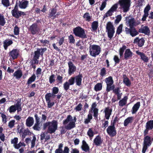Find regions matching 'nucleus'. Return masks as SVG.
<instances>
[{
	"mask_svg": "<svg viewBox=\"0 0 153 153\" xmlns=\"http://www.w3.org/2000/svg\"><path fill=\"white\" fill-rule=\"evenodd\" d=\"M58 123L57 121L53 120L51 122H48L44 124V128H46L48 127V132L52 134L54 133L57 129Z\"/></svg>",
	"mask_w": 153,
	"mask_h": 153,
	"instance_id": "obj_1",
	"label": "nucleus"
},
{
	"mask_svg": "<svg viewBox=\"0 0 153 153\" xmlns=\"http://www.w3.org/2000/svg\"><path fill=\"white\" fill-rule=\"evenodd\" d=\"M118 3L120 5V8L124 13H126L129 11L131 6V0H119Z\"/></svg>",
	"mask_w": 153,
	"mask_h": 153,
	"instance_id": "obj_2",
	"label": "nucleus"
},
{
	"mask_svg": "<svg viewBox=\"0 0 153 153\" xmlns=\"http://www.w3.org/2000/svg\"><path fill=\"white\" fill-rule=\"evenodd\" d=\"M73 32L76 37L83 39L88 37L84 29L80 26H78L74 28L73 29Z\"/></svg>",
	"mask_w": 153,
	"mask_h": 153,
	"instance_id": "obj_3",
	"label": "nucleus"
},
{
	"mask_svg": "<svg viewBox=\"0 0 153 153\" xmlns=\"http://www.w3.org/2000/svg\"><path fill=\"white\" fill-rule=\"evenodd\" d=\"M101 49L99 45L94 44L90 45L89 47L90 54L91 56L96 57L100 53Z\"/></svg>",
	"mask_w": 153,
	"mask_h": 153,
	"instance_id": "obj_4",
	"label": "nucleus"
},
{
	"mask_svg": "<svg viewBox=\"0 0 153 153\" xmlns=\"http://www.w3.org/2000/svg\"><path fill=\"white\" fill-rule=\"evenodd\" d=\"M106 29L108 37L111 39L115 33V27L112 23L110 22H108L106 24Z\"/></svg>",
	"mask_w": 153,
	"mask_h": 153,
	"instance_id": "obj_5",
	"label": "nucleus"
},
{
	"mask_svg": "<svg viewBox=\"0 0 153 153\" xmlns=\"http://www.w3.org/2000/svg\"><path fill=\"white\" fill-rule=\"evenodd\" d=\"M145 136L143 139L144 141L142 150V153H145L148 147L150 146L152 143L151 137L146 135Z\"/></svg>",
	"mask_w": 153,
	"mask_h": 153,
	"instance_id": "obj_6",
	"label": "nucleus"
},
{
	"mask_svg": "<svg viewBox=\"0 0 153 153\" xmlns=\"http://www.w3.org/2000/svg\"><path fill=\"white\" fill-rule=\"evenodd\" d=\"M126 33L127 34H130L132 37H134L137 35L139 32L137 31L135 28L134 27H130L129 28L126 27L125 28Z\"/></svg>",
	"mask_w": 153,
	"mask_h": 153,
	"instance_id": "obj_7",
	"label": "nucleus"
},
{
	"mask_svg": "<svg viewBox=\"0 0 153 153\" xmlns=\"http://www.w3.org/2000/svg\"><path fill=\"white\" fill-rule=\"evenodd\" d=\"M11 13L12 16L17 19L20 17L23 18V16L26 15L25 12L22 11L18 10H11Z\"/></svg>",
	"mask_w": 153,
	"mask_h": 153,
	"instance_id": "obj_8",
	"label": "nucleus"
},
{
	"mask_svg": "<svg viewBox=\"0 0 153 153\" xmlns=\"http://www.w3.org/2000/svg\"><path fill=\"white\" fill-rule=\"evenodd\" d=\"M146 129L144 131L143 134L144 136L148 134L149 131L153 129V120H151L148 121L146 123L145 126Z\"/></svg>",
	"mask_w": 153,
	"mask_h": 153,
	"instance_id": "obj_9",
	"label": "nucleus"
},
{
	"mask_svg": "<svg viewBox=\"0 0 153 153\" xmlns=\"http://www.w3.org/2000/svg\"><path fill=\"white\" fill-rule=\"evenodd\" d=\"M106 131L108 134L111 137L115 136L117 134L115 126L111 124L108 126Z\"/></svg>",
	"mask_w": 153,
	"mask_h": 153,
	"instance_id": "obj_10",
	"label": "nucleus"
},
{
	"mask_svg": "<svg viewBox=\"0 0 153 153\" xmlns=\"http://www.w3.org/2000/svg\"><path fill=\"white\" fill-rule=\"evenodd\" d=\"M29 30L33 35L38 33L40 30L39 28L38 27L37 23H34L30 26Z\"/></svg>",
	"mask_w": 153,
	"mask_h": 153,
	"instance_id": "obj_11",
	"label": "nucleus"
},
{
	"mask_svg": "<svg viewBox=\"0 0 153 153\" xmlns=\"http://www.w3.org/2000/svg\"><path fill=\"white\" fill-rule=\"evenodd\" d=\"M47 48H38L37 51L34 52V58L39 59L40 55L43 56L44 53L47 50Z\"/></svg>",
	"mask_w": 153,
	"mask_h": 153,
	"instance_id": "obj_12",
	"label": "nucleus"
},
{
	"mask_svg": "<svg viewBox=\"0 0 153 153\" xmlns=\"http://www.w3.org/2000/svg\"><path fill=\"white\" fill-rule=\"evenodd\" d=\"M68 65L69 68L68 74L69 75H71L74 74V72L76 71V67L71 61H69L68 62Z\"/></svg>",
	"mask_w": 153,
	"mask_h": 153,
	"instance_id": "obj_13",
	"label": "nucleus"
},
{
	"mask_svg": "<svg viewBox=\"0 0 153 153\" xmlns=\"http://www.w3.org/2000/svg\"><path fill=\"white\" fill-rule=\"evenodd\" d=\"M112 111V109L109 106L105 108L104 112L105 113V118L106 120H108L109 119Z\"/></svg>",
	"mask_w": 153,
	"mask_h": 153,
	"instance_id": "obj_14",
	"label": "nucleus"
},
{
	"mask_svg": "<svg viewBox=\"0 0 153 153\" xmlns=\"http://www.w3.org/2000/svg\"><path fill=\"white\" fill-rule=\"evenodd\" d=\"M145 42L143 38L140 39L139 37H137L134 39L133 43L137 44L138 47H141L144 45Z\"/></svg>",
	"mask_w": 153,
	"mask_h": 153,
	"instance_id": "obj_15",
	"label": "nucleus"
},
{
	"mask_svg": "<svg viewBox=\"0 0 153 153\" xmlns=\"http://www.w3.org/2000/svg\"><path fill=\"white\" fill-rule=\"evenodd\" d=\"M126 22L128 23V26L130 27H133L135 26V21L134 19L129 16L126 18Z\"/></svg>",
	"mask_w": 153,
	"mask_h": 153,
	"instance_id": "obj_16",
	"label": "nucleus"
},
{
	"mask_svg": "<svg viewBox=\"0 0 153 153\" xmlns=\"http://www.w3.org/2000/svg\"><path fill=\"white\" fill-rule=\"evenodd\" d=\"M19 54V50L17 49H13L9 52V56L11 57L13 60L17 59Z\"/></svg>",
	"mask_w": 153,
	"mask_h": 153,
	"instance_id": "obj_17",
	"label": "nucleus"
},
{
	"mask_svg": "<svg viewBox=\"0 0 153 153\" xmlns=\"http://www.w3.org/2000/svg\"><path fill=\"white\" fill-rule=\"evenodd\" d=\"M76 121V117L75 116L74 117V119H73L72 121L69 122L68 124L65 126L66 129L67 130H70L72 128H75L76 127L75 122Z\"/></svg>",
	"mask_w": 153,
	"mask_h": 153,
	"instance_id": "obj_18",
	"label": "nucleus"
},
{
	"mask_svg": "<svg viewBox=\"0 0 153 153\" xmlns=\"http://www.w3.org/2000/svg\"><path fill=\"white\" fill-rule=\"evenodd\" d=\"M29 1L26 0H22L19 1V2L18 6L22 9H25L28 6Z\"/></svg>",
	"mask_w": 153,
	"mask_h": 153,
	"instance_id": "obj_19",
	"label": "nucleus"
},
{
	"mask_svg": "<svg viewBox=\"0 0 153 153\" xmlns=\"http://www.w3.org/2000/svg\"><path fill=\"white\" fill-rule=\"evenodd\" d=\"M138 32L139 33H144L145 35L149 36L150 33V30L147 26H145L139 29Z\"/></svg>",
	"mask_w": 153,
	"mask_h": 153,
	"instance_id": "obj_20",
	"label": "nucleus"
},
{
	"mask_svg": "<svg viewBox=\"0 0 153 153\" xmlns=\"http://www.w3.org/2000/svg\"><path fill=\"white\" fill-rule=\"evenodd\" d=\"M136 53L137 54L140 56V59L145 62H147L149 61V58L143 52H140L139 51H137Z\"/></svg>",
	"mask_w": 153,
	"mask_h": 153,
	"instance_id": "obj_21",
	"label": "nucleus"
},
{
	"mask_svg": "<svg viewBox=\"0 0 153 153\" xmlns=\"http://www.w3.org/2000/svg\"><path fill=\"white\" fill-rule=\"evenodd\" d=\"M56 12L57 10L56 8L50 9V12L49 14V17L52 19H54L56 18L57 17L59 14L57 13L55 15Z\"/></svg>",
	"mask_w": 153,
	"mask_h": 153,
	"instance_id": "obj_22",
	"label": "nucleus"
},
{
	"mask_svg": "<svg viewBox=\"0 0 153 153\" xmlns=\"http://www.w3.org/2000/svg\"><path fill=\"white\" fill-rule=\"evenodd\" d=\"M102 142L103 140L99 135H97L94 140V143L95 145L96 146L100 145L102 144Z\"/></svg>",
	"mask_w": 153,
	"mask_h": 153,
	"instance_id": "obj_23",
	"label": "nucleus"
},
{
	"mask_svg": "<svg viewBox=\"0 0 153 153\" xmlns=\"http://www.w3.org/2000/svg\"><path fill=\"white\" fill-rule=\"evenodd\" d=\"M82 77V74H80V73L78 75L74 77L75 78V82L76 85L79 86L81 85Z\"/></svg>",
	"mask_w": 153,
	"mask_h": 153,
	"instance_id": "obj_24",
	"label": "nucleus"
},
{
	"mask_svg": "<svg viewBox=\"0 0 153 153\" xmlns=\"http://www.w3.org/2000/svg\"><path fill=\"white\" fill-rule=\"evenodd\" d=\"M133 53L129 49H126L124 54V59L128 60L132 56Z\"/></svg>",
	"mask_w": 153,
	"mask_h": 153,
	"instance_id": "obj_25",
	"label": "nucleus"
},
{
	"mask_svg": "<svg viewBox=\"0 0 153 153\" xmlns=\"http://www.w3.org/2000/svg\"><path fill=\"white\" fill-rule=\"evenodd\" d=\"M34 123V120L32 117H29L26 120V125L28 127L32 126Z\"/></svg>",
	"mask_w": 153,
	"mask_h": 153,
	"instance_id": "obj_26",
	"label": "nucleus"
},
{
	"mask_svg": "<svg viewBox=\"0 0 153 153\" xmlns=\"http://www.w3.org/2000/svg\"><path fill=\"white\" fill-rule=\"evenodd\" d=\"M81 148L82 150L86 152H89V151L90 147L85 140L82 141V145Z\"/></svg>",
	"mask_w": 153,
	"mask_h": 153,
	"instance_id": "obj_27",
	"label": "nucleus"
},
{
	"mask_svg": "<svg viewBox=\"0 0 153 153\" xmlns=\"http://www.w3.org/2000/svg\"><path fill=\"white\" fill-rule=\"evenodd\" d=\"M13 43V42L11 40L6 39L3 42V47L5 50H7L8 47Z\"/></svg>",
	"mask_w": 153,
	"mask_h": 153,
	"instance_id": "obj_28",
	"label": "nucleus"
},
{
	"mask_svg": "<svg viewBox=\"0 0 153 153\" xmlns=\"http://www.w3.org/2000/svg\"><path fill=\"white\" fill-rule=\"evenodd\" d=\"M22 71L20 69H18L15 71L13 75L14 77H15L16 79H19L22 77Z\"/></svg>",
	"mask_w": 153,
	"mask_h": 153,
	"instance_id": "obj_29",
	"label": "nucleus"
},
{
	"mask_svg": "<svg viewBox=\"0 0 153 153\" xmlns=\"http://www.w3.org/2000/svg\"><path fill=\"white\" fill-rule=\"evenodd\" d=\"M123 82L128 87H129L131 83L129 79L127 77L126 74L123 75Z\"/></svg>",
	"mask_w": 153,
	"mask_h": 153,
	"instance_id": "obj_30",
	"label": "nucleus"
},
{
	"mask_svg": "<svg viewBox=\"0 0 153 153\" xmlns=\"http://www.w3.org/2000/svg\"><path fill=\"white\" fill-rule=\"evenodd\" d=\"M18 101L15 105L16 106V108L17 110L18 113L21 111L22 110V103L21 102V98L18 99Z\"/></svg>",
	"mask_w": 153,
	"mask_h": 153,
	"instance_id": "obj_31",
	"label": "nucleus"
},
{
	"mask_svg": "<svg viewBox=\"0 0 153 153\" xmlns=\"http://www.w3.org/2000/svg\"><path fill=\"white\" fill-rule=\"evenodd\" d=\"M91 31L96 32L98 28V22L97 21H94L91 25Z\"/></svg>",
	"mask_w": 153,
	"mask_h": 153,
	"instance_id": "obj_32",
	"label": "nucleus"
},
{
	"mask_svg": "<svg viewBox=\"0 0 153 153\" xmlns=\"http://www.w3.org/2000/svg\"><path fill=\"white\" fill-rule=\"evenodd\" d=\"M105 82L106 83L107 86L111 85L114 83V81L112 77L111 76L105 78Z\"/></svg>",
	"mask_w": 153,
	"mask_h": 153,
	"instance_id": "obj_33",
	"label": "nucleus"
},
{
	"mask_svg": "<svg viewBox=\"0 0 153 153\" xmlns=\"http://www.w3.org/2000/svg\"><path fill=\"white\" fill-rule=\"evenodd\" d=\"M134 120V117H129L126 119L124 122V126H127L129 123H132Z\"/></svg>",
	"mask_w": 153,
	"mask_h": 153,
	"instance_id": "obj_34",
	"label": "nucleus"
},
{
	"mask_svg": "<svg viewBox=\"0 0 153 153\" xmlns=\"http://www.w3.org/2000/svg\"><path fill=\"white\" fill-rule=\"evenodd\" d=\"M140 106V102H137L134 105L132 108V113L134 114L136 113Z\"/></svg>",
	"mask_w": 153,
	"mask_h": 153,
	"instance_id": "obj_35",
	"label": "nucleus"
},
{
	"mask_svg": "<svg viewBox=\"0 0 153 153\" xmlns=\"http://www.w3.org/2000/svg\"><path fill=\"white\" fill-rule=\"evenodd\" d=\"M128 97L127 96H125L119 102V105L120 106H123L126 105L127 103Z\"/></svg>",
	"mask_w": 153,
	"mask_h": 153,
	"instance_id": "obj_36",
	"label": "nucleus"
},
{
	"mask_svg": "<svg viewBox=\"0 0 153 153\" xmlns=\"http://www.w3.org/2000/svg\"><path fill=\"white\" fill-rule=\"evenodd\" d=\"M83 18L85 21L90 22L92 20V16L88 12L85 13L83 15Z\"/></svg>",
	"mask_w": 153,
	"mask_h": 153,
	"instance_id": "obj_37",
	"label": "nucleus"
},
{
	"mask_svg": "<svg viewBox=\"0 0 153 153\" xmlns=\"http://www.w3.org/2000/svg\"><path fill=\"white\" fill-rule=\"evenodd\" d=\"M36 76L34 74H33L28 79L27 82V85H28L30 84L32 82H34L36 80Z\"/></svg>",
	"mask_w": 153,
	"mask_h": 153,
	"instance_id": "obj_38",
	"label": "nucleus"
},
{
	"mask_svg": "<svg viewBox=\"0 0 153 153\" xmlns=\"http://www.w3.org/2000/svg\"><path fill=\"white\" fill-rule=\"evenodd\" d=\"M72 120V117L70 115H69L67 116V118L63 121V124L64 125H66L69 122H71Z\"/></svg>",
	"mask_w": 153,
	"mask_h": 153,
	"instance_id": "obj_39",
	"label": "nucleus"
},
{
	"mask_svg": "<svg viewBox=\"0 0 153 153\" xmlns=\"http://www.w3.org/2000/svg\"><path fill=\"white\" fill-rule=\"evenodd\" d=\"M123 27V24H120L117 27L116 31V36L117 35H119L122 32Z\"/></svg>",
	"mask_w": 153,
	"mask_h": 153,
	"instance_id": "obj_40",
	"label": "nucleus"
},
{
	"mask_svg": "<svg viewBox=\"0 0 153 153\" xmlns=\"http://www.w3.org/2000/svg\"><path fill=\"white\" fill-rule=\"evenodd\" d=\"M56 94H53V93H48L45 95V98L48 99L49 100H51V98L53 99L56 96Z\"/></svg>",
	"mask_w": 153,
	"mask_h": 153,
	"instance_id": "obj_41",
	"label": "nucleus"
},
{
	"mask_svg": "<svg viewBox=\"0 0 153 153\" xmlns=\"http://www.w3.org/2000/svg\"><path fill=\"white\" fill-rule=\"evenodd\" d=\"M0 114H1V117L2 118V121L3 124H6L7 121V116L4 112H1L0 113Z\"/></svg>",
	"mask_w": 153,
	"mask_h": 153,
	"instance_id": "obj_42",
	"label": "nucleus"
},
{
	"mask_svg": "<svg viewBox=\"0 0 153 153\" xmlns=\"http://www.w3.org/2000/svg\"><path fill=\"white\" fill-rule=\"evenodd\" d=\"M102 86L101 83H98L96 84L94 87V90L96 91H100L102 90Z\"/></svg>",
	"mask_w": 153,
	"mask_h": 153,
	"instance_id": "obj_43",
	"label": "nucleus"
},
{
	"mask_svg": "<svg viewBox=\"0 0 153 153\" xmlns=\"http://www.w3.org/2000/svg\"><path fill=\"white\" fill-rule=\"evenodd\" d=\"M6 23V21L4 16L3 14H0V25L4 26Z\"/></svg>",
	"mask_w": 153,
	"mask_h": 153,
	"instance_id": "obj_44",
	"label": "nucleus"
},
{
	"mask_svg": "<svg viewBox=\"0 0 153 153\" xmlns=\"http://www.w3.org/2000/svg\"><path fill=\"white\" fill-rule=\"evenodd\" d=\"M3 129L1 127H0V139L3 141L5 140V136L4 134L2 133Z\"/></svg>",
	"mask_w": 153,
	"mask_h": 153,
	"instance_id": "obj_45",
	"label": "nucleus"
},
{
	"mask_svg": "<svg viewBox=\"0 0 153 153\" xmlns=\"http://www.w3.org/2000/svg\"><path fill=\"white\" fill-rule=\"evenodd\" d=\"M106 69L105 68L103 67L100 70V76L103 77L105 76L107 74Z\"/></svg>",
	"mask_w": 153,
	"mask_h": 153,
	"instance_id": "obj_46",
	"label": "nucleus"
},
{
	"mask_svg": "<svg viewBox=\"0 0 153 153\" xmlns=\"http://www.w3.org/2000/svg\"><path fill=\"white\" fill-rule=\"evenodd\" d=\"M126 46L124 45H123L122 47L120 48L119 49V55L120 57L123 56L124 51L126 49Z\"/></svg>",
	"mask_w": 153,
	"mask_h": 153,
	"instance_id": "obj_47",
	"label": "nucleus"
},
{
	"mask_svg": "<svg viewBox=\"0 0 153 153\" xmlns=\"http://www.w3.org/2000/svg\"><path fill=\"white\" fill-rule=\"evenodd\" d=\"M46 101L47 103L48 107V108H51L54 105L55 103L54 102H51V100H49L48 99L45 98Z\"/></svg>",
	"mask_w": 153,
	"mask_h": 153,
	"instance_id": "obj_48",
	"label": "nucleus"
},
{
	"mask_svg": "<svg viewBox=\"0 0 153 153\" xmlns=\"http://www.w3.org/2000/svg\"><path fill=\"white\" fill-rule=\"evenodd\" d=\"M40 122H36V123L33 127V129L36 131H39L40 129Z\"/></svg>",
	"mask_w": 153,
	"mask_h": 153,
	"instance_id": "obj_49",
	"label": "nucleus"
},
{
	"mask_svg": "<svg viewBox=\"0 0 153 153\" xmlns=\"http://www.w3.org/2000/svg\"><path fill=\"white\" fill-rule=\"evenodd\" d=\"M88 136L90 138H92L94 135V133L91 128H89L87 132Z\"/></svg>",
	"mask_w": 153,
	"mask_h": 153,
	"instance_id": "obj_50",
	"label": "nucleus"
},
{
	"mask_svg": "<svg viewBox=\"0 0 153 153\" xmlns=\"http://www.w3.org/2000/svg\"><path fill=\"white\" fill-rule=\"evenodd\" d=\"M1 4L5 7H8L10 6L9 0H1Z\"/></svg>",
	"mask_w": 153,
	"mask_h": 153,
	"instance_id": "obj_51",
	"label": "nucleus"
},
{
	"mask_svg": "<svg viewBox=\"0 0 153 153\" xmlns=\"http://www.w3.org/2000/svg\"><path fill=\"white\" fill-rule=\"evenodd\" d=\"M94 114L93 116L95 120L98 119V109L97 108H94L93 110Z\"/></svg>",
	"mask_w": 153,
	"mask_h": 153,
	"instance_id": "obj_52",
	"label": "nucleus"
},
{
	"mask_svg": "<svg viewBox=\"0 0 153 153\" xmlns=\"http://www.w3.org/2000/svg\"><path fill=\"white\" fill-rule=\"evenodd\" d=\"M9 112L10 113L15 112L17 110L16 108V106L15 105H12L9 108Z\"/></svg>",
	"mask_w": 153,
	"mask_h": 153,
	"instance_id": "obj_53",
	"label": "nucleus"
},
{
	"mask_svg": "<svg viewBox=\"0 0 153 153\" xmlns=\"http://www.w3.org/2000/svg\"><path fill=\"white\" fill-rule=\"evenodd\" d=\"M55 75L54 74H52L49 77V82L50 84L54 83L55 81Z\"/></svg>",
	"mask_w": 153,
	"mask_h": 153,
	"instance_id": "obj_54",
	"label": "nucleus"
},
{
	"mask_svg": "<svg viewBox=\"0 0 153 153\" xmlns=\"http://www.w3.org/2000/svg\"><path fill=\"white\" fill-rule=\"evenodd\" d=\"M70 85L68 83V82L67 81L65 82L63 85V87L64 90L66 91H67L70 88Z\"/></svg>",
	"mask_w": 153,
	"mask_h": 153,
	"instance_id": "obj_55",
	"label": "nucleus"
},
{
	"mask_svg": "<svg viewBox=\"0 0 153 153\" xmlns=\"http://www.w3.org/2000/svg\"><path fill=\"white\" fill-rule=\"evenodd\" d=\"M15 121L14 120H12L9 121L8 124V126L10 128H12L14 126Z\"/></svg>",
	"mask_w": 153,
	"mask_h": 153,
	"instance_id": "obj_56",
	"label": "nucleus"
},
{
	"mask_svg": "<svg viewBox=\"0 0 153 153\" xmlns=\"http://www.w3.org/2000/svg\"><path fill=\"white\" fill-rule=\"evenodd\" d=\"M68 39L69 41V43L71 44H74L75 42V39L74 36L71 34L68 36Z\"/></svg>",
	"mask_w": 153,
	"mask_h": 153,
	"instance_id": "obj_57",
	"label": "nucleus"
},
{
	"mask_svg": "<svg viewBox=\"0 0 153 153\" xmlns=\"http://www.w3.org/2000/svg\"><path fill=\"white\" fill-rule=\"evenodd\" d=\"M113 59L115 62L114 66L116 65L117 64L119 63L120 59L119 58L118 56L117 55H115L114 56Z\"/></svg>",
	"mask_w": 153,
	"mask_h": 153,
	"instance_id": "obj_58",
	"label": "nucleus"
},
{
	"mask_svg": "<svg viewBox=\"0 0 153 153\" xmlns=\"http://www.w3.org/2000/svg\"><path fill=\"white\" fill-rule=\"evenodd\" d=\"M75 80V78L74 77H71L68 80V83L70 85L74 84Z\"/></svg>",
	"mask_w": 153,
	"mask_h": 153,
	"instance_id": "obj_59",
	"label": "nucleus"
},
{
	"mask_svg": "<svg viewBox=\"0 0 153 153\" xmlns=\"http://www.w3.org/2000/svg\"><path fill=\"white\" fill-rule=\"evenodd\" d=\"M19 28L16 25L14 27V33L15 35H17L19 34Z\"/></svg>",
	"mask_w": 153,
	"mask_h": 153,
	"instance_id": "obj_60",
	"label": "nucleus"
},
{
	"mask_svg": "<svg viewBox=\"0 0 153 153\" xmlns=\"http://www.w3.org/2000/svg\"><path fill=\"white\" fill-rule=\"evenodd\" d=\"M82 104L79 103L74 108V110L76 111H80L82 110Z\"/></svg>",
	"mask_w": 153,
	"mask_h": 153,
	"instance_id": "obj_61",
	"label": "nucleus"
},
{
	"mask_svg": "<svg viewBox=\"0 0 153 153\" xmlns=\"http://www.w3.org/2000/svg\"><path fill=\"white\" fill-rule=\"evenodd\" d=\"M122 16L120 15H118L116 17V18L114 21V23L116 24H118L120 22L121 20Z\"/></svg>",
	"mask_w": 153,
	"mask_h": 153,
	"instance_id": "obj_62",
	"label": "nucleus"
},
{
	"mask_svg": "<svg viewBox=\"0 0 153 153\" xmlns=\"http://www.w3.org/2000/svg\"><path fill=\"white\" fill-rule=\"evenodd\" d=\"M62 75L60 76V75H57L56 80L57 81L58 83H62V82L63 77Z\"/></svg>",
	"mask_w": 153,
	"mask_h": 153,
	"instance_id": "obj_63",
	"label": "nucleus"
},
{
	"mask_svg": "<svg viewBox=\"0 0 153 153\" xmlns=\"http://www.w3.org/2000/svg\"><path fill=\"white\" fill-rule=\"evenodd\" d=\"M118 7V4L116 3L113 5L110 9L113 13L116 11Z\"/></svg>",
	"mask_w": 153,
	"mask_h": 153,
	"instance_id": "obj_64",
	"label": "nucleus"
}]
</instances>
